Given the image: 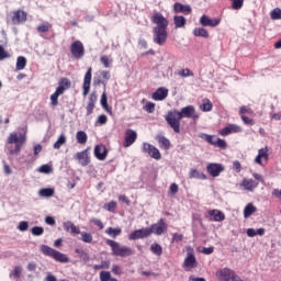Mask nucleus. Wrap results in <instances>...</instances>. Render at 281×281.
I'll return each mask as SVG.
<instances>
[{
    "label": "nucleus",
    "instance_id": "obj_54",
    "mask_svg": "<svg viewBox=\"0 0 281 281\" xmlns=\"http://www.w3.org/2000/svg\"><path fill=\"white\" fill-rule=\"evenodd\" d=\"M179 192V184L178 183H171L169 187V194L175 196Z\"/></svg>",
    "mask_w": 281,
    "mask_h": 281
},
{
    "label": "nucleus",
    "instance_id": "obj_37",
    "mask_svg": "<svg viewBox=\"0 0 281 281\" xmlns=\"http://www.w3.org/2000/svg\"><path fill=\"white\" fill-rule=\"evenodd\" d=\"M105 234H108V236H111L112 238H117V236H120V234H122V228L108 227L105 229Z\"/></svg>",
    "mask_w": 281,
    "mask_h": 281
},
{
    "label": "nucleus",
    "instance_id": "obj_40",
    "mask_svg": "<svg viewBox=\"0 0 281 281\" xmlns=\"http://www.w3.org/2000/svg\"><path fill=\"white\" fill-rule=\"evenodd\" d=\"M50 29H52V23L44 22L40 24L36 30L40 34H45L46 32H49Z\"/></svg>",
    "mask_w": 281,
    "mask_h": 281
},
{
    "label": "nucleus",
    "instance_id": "obj_58",
    "mask_svg": "<svg viewBox=\"0 0 281 281\" xmlns=\"http://www.w3.org/2000/svg\"><path fill=\"white\" fill-rule=\"evenodd\" d=\"M183 240V234L175 233L171 238V243H181Z\"/></svg>",
    "mask_w": 281,
    "mask_h": 281
},
{
    "label": "nucleus",
    "instance_id": "obj_7",
    "mask_svg": "<svg viewBox=\"0 0 281 281\" xmlns=\"http://www.w3.org/2000/svg\"><path fill=\"white\" fill-rule=\"evenodd\" d=\"M216 278L220 281H237L238 274L229 268H223L216 271Z\"/></svg>",
    "mask_w": 281,
    "mask_h": 281
},
{
    "label": "nucleus",
    "instance_id": "obj_51",
    "mask_svg": "<svg viewBox=\"0 0 281 281\" xmlns=\"http://www.w3.org/2000/svg\"><path fill=\"white\" fill-rule=\"evenodd\" d=\"M61 95L57 90L50 95V104L52 106H58V97Z\"/></svg>",
    "mask_w": 281,
    "mask_h": 281
},
{
    "label": "nucleus",
    "instance_id": "obj_46",
    "mask_svg": "<svg viewBox=\"0 0 281 281\" xmlns=\"http://www.w3.org/2000/svg\"><path fill=\"white\" fill-rule=\"evenodd\" d=\"M80 235H81L82 243H88V244L93 243V235H91V233L82 232L80 233Z\"/></svg>",
    "mask_w": 281,
    "mask_h": 281
},
{
    "label": "nucleus",
    "instance_id": "obj_48",
    "mask_svg": "<svg viewBox=\"0 0 281 281\" xmlns=\"http://www.w3.org/2000/svg\"><path fill=\"white\" fill-rule=\"evenodd\" d=\"M233 10H241L245 5V0H231Z\"/></svg>",
    "mask_w": 281,
    "mask_h": 281
},
{
    "label": "nucleus",
    "instance_id": "obj_63",
    "mask_svg": "<svg viewBox=\"0 0 281 281\" xmlns=\"http://www.w3.org/2000/svg\"><path fill=\"white\" fill-rule=\"evenodd\" d=\"M233 170H235V172H240L243 170V166L240 165V161L235 160L233 162Z\"/></svg>",
    "mask_w": 281,
    "mask_h": 281
},
{
    "label": "nucleus",
    "instance_id": "obj_61",
    "mask_svg": "<svg viewBox=\"0 0 281 281\" xmlns=\"http://www.w3.org/2000/svg\"><path fill=\"white\" fill-rule=\"evenodd\" d=\"M218 135H222V137H227V135H232V131L229 130V125L222 128L220 132H218Z\"/></svg>",
    "mask_w": 281,
    "mask_h": 281
},
{
    "label": "nucleus",
    "instance_id": "obj_50",
    "mask_svg": "<svg viewBox=\"0 0 281 281\" xmlns=\"http://www.w3.org/2000/svg\"><path fill=\"white\" fill-rule=\"evenodd\" d=\"M23 272V268H21V266H16L13 269V273L10 274V278H15V280H19V278H21V273Z\"/></svg>",
    "mask_w": 281,
    "mask_h": 281
},
{
    "label": "nucleus",
    "instance_id": "obj_53",
    "mask_svg": "<svg viewBox=\"0 0 281 281\" xmlns=\"http://www.w3.org/2000/svg\"><path fill=\"white\" fill-rule=\"evenodd\" d=\"M5 58H10V53H8L2 45H0V60H5Z\"/></svg>",
    "mask_w": 281,
    "mask_h": 281
},
{
    "label": "nucleus",
    "instance_id": "obj_41",
    "mask_svg": "<svg viewBox=\"0 0 281 281\" xmlns=\"http://www.w3.org/2000/svg\"><path fill=\"white\" fill-rule=\"evenodd\" d=\"M76 137H77L78 144H87V139H89L85 131L77 132Z\"/></svg>",
    "mask_w": 281,
    "mask_h": 281
},
{
    "label": "nucleus",
    "instance_id": "obj_13",
    "mask_svg": "<svg viewBox=\"0 0 281 281\" xmlns=\"http://www.w3.org/2000/svg\"><path fill=\"white\" fill-rule=\"evenodd\" d=\"M100 76H101V78L100 77H94L93 86L94 87H100V85H102L104 91H106V82L111 80V71H109V70H101L100 71Z\"/></svg>",
    "mask_w": 281,
    "mask_h": 281
},
{
    "label": "nucleus",
    "instance_id": "obj_39",
    "mask_svg": "<svg viewBox=\"0 0 281 281\" xmlns=\"http://www.w3.org/2000/svg\"><path fill=\"white\" fill-rule=\"evenodd\" d=\"M255 212H256V206H254V204L249 203L244 209V217L249 218V216H251V214H255Z\"/></svg>",
    "mask_w": 281,
    "mask_h": 281
},
{
    "label": "nucleus",
    "instance_id": "obj_9",
    "mask_svg": "<svg viewBox=\"0 0 281 281\" xmlns=\"http://www.w3.org/2000/svg\"><path fill=\"white\" fill-rule=\"evenodd\" d=\"M142 151L151 157V159H156V161L161 159V151L150 143H143Z\"/></svg>",
    "mask_w": 281,
    "mask_h": 281
},
{
    "label": "nucleus",
    "instance_id": "obj_36",
    "mask_svg": "<svg viewBox=\"0 0 281 281\" xmlns=\"http://www.w3.org/2000/svg\"><path fill=\"white\" fill-rule=\"evenodd\" d=\"M201 111L204 113H207L214 109V105L212 104V101L210 99H204L203 103L200 105Z\"/></svg>",
    "mask_w": 281,
    "mask_h": 281
},
{
    "label": "nucleus",
    "instance_id": "obj_18",
    "mask_svg": "<svg viewBox=\"0 0 281 281\" xmlns=\"http://www.w3.org/2000/svg\"><path fill=\"white\" fill-rule=\"evenodd\" d=\"M150 232L148 228H140L132 232L128 236V240H139V238H148Z\"/></svg>",
    "mask_w": 281,
    "mask_h": 281
},
{
    "label": "nucleus",
    "instance_id": "obj_28",
    "mask_svg": "<svg viewBox=\"0 0 281 281\" xmlns=\"http://www.w3.org/2000/svg\"><path fill=\"white\" fill-rule=\"evenodd\" d=\"M63 227L65 232H70V234H74L75 236L81 234L80 227L76 226L71 221L65 222Z\"/></svg>",
    "mask_w": 281,
    "mask_h": 281
},
{
    "label": "nucleus",
    "instance_id": "obj_47",
    "mask_svg": "<svg viewBox=\"0 0 281 281\" xmlns=\"http://www.w3.org/2000/svg\"><path fill=\"white\" fill-rule=\"evenodd\" d=\"M66 143H67V137H65L64 134H61L58 137L57 142L53 145V148H55V150H58L60 146H63Z\"/></svg>",
    "mask_w": 281,
    "mask_h": 281
},
{
    "label": "nucleus",
    "instance_id": "obj_22",
    "mask_svg": "<svg viewBox=\"0 0 281 281\" xmlns=\"http://www.w3.org/2000/svg\"><path fill=\"white\" fill-rule=\"evenodd\" d=\"M109 155V150H106V146L104 145H97L94 147V157L99 159V161H104Z\"/></svg>",
    "mask_w": 281,
    "mask_h": 281
},
{
    "label": "nucleus",
    "instance_id": "obj_3",
    "mask_svg": "<svg viewBox=\"0 0 281 281\" xmlns=\"http://www.w3.org/2000/svg\"><path fill=\"white\" fill-rule=\"evenodd\" d=\"M27 142V135L19 132H12L9 134L5 144V150L9 155H19Z\"/></svg>",
    "mask_w": 281,
    "mask_h": 281
},
{
    "label": "nucleus",
    "instance_id": "obj_10",
    "mask_svg": "<svg viewBox=\"0 0 281 281\" xmlns=\"http://www.w3.org/2000/svg\"><path fill=\"white\" fill-rule=\"evenodd\" d=\"M151 234H156V236H161L162 234H166L168 232V224H166V221L164 218H160L157 223L151 224L148 228Z\"/></svg>",
    "mask_w": 281,
    "mask_h": 281
},
{
    "label": "nucleus",
    "instance_id": "obj_31",
    "mask_svg": "<svg viewBox=\"0 0 281 281\" xmlns=\"http://www.w3.org/2000/svg\"><path fill=\"white\" fill-rule=\"evenodd\" d=\"M173 23H175V27L179 30L181 27H186V23H188V21L183 15H176L173 16Z\"/></svg>",
    "mask_w": 281,
    "mask_h": 281
},
{
    "label": "nucleus",
    "instance_id": "obj_24",
    "mask_svg": "<svg viewBox=\"0 0 281 281\" xmlns=\"http://www.w3.org/2000/svg\"><path fill=\"white\" fill-rule=\"evenodd\" d=\"M67 89H71V80H69L67 77H63L59 80L56 91L63 95V93H65L67 91Z\"/></svg>",
    "mask_w": 281,
    "mask_h": 281
},
{
    "label": "nucleus",
    "instance_id": "obj_60",
    "mask_svg": "<svg viewBox=\"0 0 281 281\" xmlns=\"http://www.w3.org/2000/svg\"><path fill=\"white\" fill-rule=\"evenodd\" d=\"M145 111H146L147 113H155V103H153V102H147V103L145 104Z\"/></svg>",
    "mask_w": 281,
    "mask_h": 281
},
{
    "label": "nucleus",
    "instance_id": "obj_56",
    "mask_svg": "<svg viewBox=\"0 0 281 281\" xmlns=\"http://www.w3.org/2000/svg\"><path fill=\"white\" fill-rule=\"evenodd\" d=\"M29 227H30V223L23 221V222H20V224H19V226H18V229H19L20 232H27Z\"/></svg>",
    "mask_w": 281,
    "mask_h": 281
},
{
    "label": "nucleus",
    "instance_id": "obj_2",
    "mask_svg": "<svg viewBox=\"0 0 281 281\" xmlns=\"http://www.w3.org/2000/svg\"><path fill=\"white\" fill-rule=\"evenodd\" d=\"M151 22L156 25L153 29L154 43L160 46L166 45V42L168 41V20L164 14L157 12L151 16Z\"/></svg>",
    "mask_w": 281,
    "mask_h": 281
},
{
    "label": "nucleus",
    "instance_id": "obj_26",
    "mask_svg": "<svg viewBox=\"0 0 281 281\" xmlns=\"http://www.w3.org/2000/svg\"><path fill=\"white\" fill-rule=\"evenodd\" d=\"M95 102H98V94H95V92H92L89 95L88 105L86 108L87 115H91V113H93V109H95Z\"/></svg>",
    "mask_w": 281,
    "mask_h": 281
},
{
    "label": "nucleus",
    "instance_id": "obj_8",
    "mask_svg": "<svg viewBox=\"0 0 281 281\" xmlns=\"http://www.w3.org/2000/svg\"><path fill=\"white\" fill-rule=\"evenodd\" d=\"M196 256H194V248L187 247V257L183 261V268L190 271V269H194L196 267Z\"/></svg>",
    "mask_w": 281,
    "mask_h": 281
},
{
    "label": "nucleus",
    "instance_id": "obj_20",
    "mask_svg": "<svg viewBox=\"0 0 281 281\" xmlns=\"http://www.w3.org/2000/svg\"><path fill=\"white\" fill-rule=\"evenodd\" d=\"M209 220L213 221L214 223H223L225 221V213L221 210H210L207 212Z\"/></svg>",
    "mask_w": 281,
    "mask_h": 281
},
{
    "label": "nucleus",
    "instance_id": "obj_42",
    "mask_svg": "<svg viewBox=\"0 0 281 281\" xmlns=\"http://www.w3.org/2000/svg\"><path fill=\"white\" fill-rule=\"evenodd\" d=\"M38 194H40V196H44L46 199H49L54 194V189L53 188L41 189Z\"/></svg>",
    "mask_w": 281,
    "mask_h": 281
},
{
    "label": "nucleus",
    "instance_id": "obj_33",
    "mask_svg": "<svg viewBox=\"0 0 281 281\" xmlns=\"http://www.w3.org/2000/svg\"><path fill=\"white\" fill-rule=\"evenodd\" d=\"M190 179H201L202 181H205L207 179V176L205 173L199 172L196 169H191L189 173Z\"/></svg>",
    "mask_w": 281,
    "mask_h": 281
},
{
    "label": "nucleus",
    "instance_id": "obj_59",
    "mask_svg": "<svg viewBox=\"0 0 281 281\" xmlns=\"http://www.w3.org/2000/svg\"><path fill=\"white\" fill-rule=\"evenodd\" d=\"M228 128L231 130V133H241L243 127L236 125V124H229Z\"/></svg>",
    "mask_w": 281,
    "mask_h": 281
},
{
    "label": "nucleus",
    "instance_id": "obj_17",
    "mask_svg": "<svg viewBox=\"0 0 281 281\" xmlns=\"http://www.w3.org/2000/svg\"><path fill=\"white\" fill-rule=\"evenodd\" d=\"M11 21L13 25H21V23H25V21H27V13L23 10L13 11Z\"/></svg>",
    "mask_w": 281,
    "mask_h": 281
},
{
    "label": "nucleus",
    "instance_id": "obj_35",
    "mask_svg": "<svg viewBox=\"0 0 281 281\" xmlns=\"http://www.w3.org/2000/svg\"><path fill=\"white\" fill-rule=\"evenodd\" d=\"M249 238H254V236H265V228H258L257 231L254 228H248L246 232Z\"/></svg>",
    "mask_w": 281,
    "mask_h": 281
},
{
    "label": "nucleus",
    "instance_id": "obj_6",
    "mask_svg": "<svg viewBox=\"0 0 281 281\" xmlns=\"http://www.w3.org/2000/svg\"><path fill=\"white\" fill-rule=\"evenodd\" d=\"M200 139H204L207 144H211V146H215V148H227V142L223 138H218L214 135L201 133L199 134Z\"/></svg>",
    "mask_w": 281,
    "mask_h": 281
},
{
    "label": "nucleus",
    "instance_id": "obj_4",
    "mask_svg": "<svg viewBox=\"0 0 281 281\" xmlns=\"http://www.w3.org/2000/svg\"><path fill=\"white\" fill-rule=\"evenodd\" d=\"M106 245L111 247L113 256H119L120 258H128V256H135V250L128 246H122L120 243L108 239Z\"/></svg>",
    "mask_w": 281,
    "mask_h": 281
},
{
    "label": "nucleus",
    "instance_id": "obj_25",
    "mask_svg": "<svg viewBox=\"0 0 281 281\" xmlns=\"http://www.w3.org/2000/svg\"><path fill=\"white\" fill-rule=\"evenodd\" d=\"M153 100H156V102H161L162 100H166L168 98V89L166 88H158L153 94Z\"/></svg>",
    "mask_w": 281,
    "mask_h": 281
},
{
    "label": "nucleus",
    "instance_id": "obj_14",
    "mask_svg": "<svg viewBox=\"0 0 281 281\" xmlns=\"http://www.w3.org/2000/svg\"><path fill=\"white\" fill-rule=\"evenodd\" d=\"M75 159L82 166V168L89 166L91 164V157H89V148L78 151L75 155Z\"/></svg>",
    "mask_w": 281,
    "mask_h": 281
},
{
    "label": "nucleus",
    "instance_id": "obj_1",
    "mask_svg": "<svg viewBox=\"0 0 281 281\" xmlns=\"http://www.w3.org/2000/svg\"><path fill=\"white\" fill-rule=\"evenodd\" d=\"M183 117L199 120V114L196 113V108L194 105H187L179 110H171L165 115L167 124L177 134L181 133V120Z\"/></svg>",
    "mask_w": 281,
    "mask_h": 281
},
{
    "label": "nucleus",
    "instance_id": "obj_38",
    "mask_svg": "<svg viewBox=\"0 0 281 281\" xmlns=\"http://www.w3.org/2000/svg\"><path fill=\"white\" fill-rule=\"evenodd\" d=\"M150 251L151 254H154V256H161L164 254V248L161 247V245L154 243L150 246Z\"/></svg>",
    "mask_w": 281,
    "mask_h": 281
},
{
    "label": "nucleus",
    "instance_id": "obj_62",
    "mask_svg": "<svg viewBox=\"0 0 281 281\" xmlns=\"http://www.w3.org/2000/svg\"><path fill=\"white\" fill-rule=\"evenodd\" d=\"M90 222H92L93 225L99 227V229H104V223H102V221L93 217V218L90 220Z\"/></svg>",
    "mask_w": 281,
    "mask_h": 281
},
{
    "label": "nucleus",
    "instance_id": "obj_45",
    "mask_svg": "<svg viewBox=\"0 0 281 281\" xmlns=\"http://www.w3.org/2000/svg\"><path fill=\"white\" fill-rule=\"evenodd\" d=\"M270 18L272 19V21H280L281 20V9L280 8H274L270 12Z\"/></svg>",
    "mask_w": 281,
    "mask_h": 281
},
{
    "label": "nucleus",
    "instance_id": "obj_19",
    "mask_svg": "<svg viewBox=\"0 0 281 281\" xmlns=\"http://www.w3.org/2000/svg\"><path fill=\"white\" fill-rule=\"evenodd\" d=\"M134 142H137V132L134 130H127L125 132V138H124V148H128L133 146Z\"/></svg>",
    "mask_w": 281,
    "mask_h": 281
},
{
    "label": "nucleus",
    "instance_id": "obj_29",
    "mask_svg": "<svg viewBox=\"0 0 281 281\" xmlns=\"http://www.w3.org/2000/svg\"><path fill=\"white\" fill-rule=\"evenodd\" d=\"M156 142L159 144V148H162L164 150H170V139H168L164 135H158L156 136Z\"/></svg>",
    "mask_w": 281,
    "mask_h": 281
},
{
    "label": "nucleus",
    "instance_id": "obj_52",
    "mask_svg": "<svg viewBox=\"0 0 281 281\" xmlns=\"http://www.w3.org/2000/svg\"><path fill=\"white\" fill-rule=\"evenodd\" d=\"M100 63L103 64V67H104L105 69H109V67H111L112 60L109 59V56L103 55V56L100 57Z\"/></svg>",
    "mask_w": 281,
    "mask_h": 281
},
{
    "label": "nucleus",
    "instance_id": "obj_27",
    "mask_svg": "<svg viewBox=\"0 0 281 281\" xmlns=\"http://www.w3.org/2000/svg\"><path fill=\"white\" fill-rule=\"evenodd\" d=\"M241 186L243 188H245V190H248V192H254V190L258 188V182L252 179L244 178L241 181Z\"/></svg>",
    "mask_w": 281,
    "mask_h": 281
},
{
    "label": "nucleus",
    "instance_id": "obj_43",
    "mask_svg": "<svg viewBox=\"0 0 281 281\" xmlns=\"http://www.w3.org/2000/svg\"><path fill=\"white\" fill-rule=\"evenodd\" d=\"M178 75L180 76V78L194 77V72L192 70H190V68H184V69L179 70Z\"/></svg>",
    "mask_w": 281,
    "mask_h": 281
},
{
    "label": "nucleus",
    "instance_id": "obj_16",
    "mask_svg": "<svg viewBox=\"0 0 281 281\" xmlns=\"http://www.w3.org/2000/svg\"><path fill=\"white\" fill-rule=\"evenodd\" d=\"M200 24L203 27H216L221 25V18L211 19L210 16L204 14L200 18Z\"/></svg>",
    "mask_w": 281,
    "mask_h": 281
},
{
    "label": "nucleus",
    "instance_id": "obj_64",
    "mask_svg": "<svg viewBox=\"0 0 281 281\" xmlns=\"http://www.w3.org/2000/svg\"><path fill=\"white\" fill-rule=\"evenodd\" d=\"M97 122H98L99 124L103 125V124H106V122H109V119L106 117V115L100 114V115L98 116Z\"/></svg>",
    "mask_w": 281,
    "mask_h": 281
},
{
    "label": "nucleus",
    "instance_id": "obj_21",
    "mask_svg": "<svg viewBox=\"0 0 281 281\" xmlns=\"http://www.w3.org/2000/svg\"><path fill=\"white\" fill-rule=\"evenodd\" d=\"M173 12H176V14H192V7L182 4L181 2H176L173 4Z\"/></svg>",
    "mask_w": 281,
    "mask_h": 281
},
{
    "label": "nucleus",
    "instance_id": "obj_15",
    "mask_svg": "<svg viewBox=\"0 0 281 281\" xmlns=\"http://www.w3.org/2000/svg\"><path fill=\"white\" fill-rule=\"evenodd\" d=\"M225 170V167L222 164L210 162L206 165V171L211 177H220L221 172Z\"/></svg>",
    "mask_w": 281,
    "mask_h": 281
},
{
    "label": "nucleus",
    "instance_id": "obj_11",
    "mask_svg": "<svg viewBox=\"0 0 281 281\" xmlns=\"http://www.w3.org/2000/svg\"><path fill=\"white\" fill-rule=\"evenodd\" d=\"M70 53L77 60H80V58L85 57V44L80 41H75L70 45Z\"/></svg>",
    "mask_w": 281,
    "mask_h": 281
},
{
    "label": "nucleus",
    "instance_id": "obj_32",
    "mask_svg": "<svg viewBox=\"0 0 281 281\" xmlns=\"http://www.w3.org/2000/svg\"><path fill=\"white\" fill-rule=\"evenodd\" d=\"M25 67H27V58H25L23 56L18 57L15 69L18 71H23V69H25Z\"/></svg>",
    "mask_w": 281,
    "mask_h": 281
},
{
    "label": "nucleus",
    "instance_id": "obj_23",
    "mask_svg": "<svg viewBox=\"0 0 281 281\" xmlns=\"http://www.w3.org/2000/svg\"><path fill=\"white\" fill-rule=\"evenodd\" d=\"M263 161H269V148L265 147L258 150V155L255 158V164L262 166Z\"/></svg>",
    "mask_w": 281,
    "mask_h": 281
},
{
    "label": "nucleus",
    "instance_id": "obj_5",
    "mask_svg": "<svg viewBox=\"0 0 281 281\" xmlns=\"http://www.w3.org/2000/svg\"><path fill=\"white\" fill-rule=\"evenodd\" d=\"M41 251L42 254H44V256H49V258H53V260H56L57 262H69V257H67V255L49 247L46 245H43L41 247Z\"/></svg>",
    "mask_w": 281,
    "mask_h": 281
},
{
    "label": "nucleus",
    "instance_id": "obj_55",
    "mask_svg": "<svg viewBox=\"0 0 281 281\" xmlns=\"http://www.w3.org/2000/svg\"><path fill=\"white\" fill-rule=\"evenodd\" d=\"M109 280H111V272L101 271L100 272V281H109Z\"/></svg>",
    "mask_w": 281,
    "mask_h": 281
},
{
    "label": "nucleus",
    "instance_id": "obj_12",
    "mask_svg": "<svg viewBox=\"0 0 281 281\" xmlns=\"http://www.w3.org/2000/svg\"><path fill=\"white\" fill-rule=\"evenodd\" d=\"M92 71H93V68L89 67L87 69V72L85 74L83 83H82V95H83V98H87V95H89V91H91Z\"/></svg>",
    "mask_w": 281,
    "mask_h": 281
},
{
    "label": "nucleus",
    "instance_id": "obj_30",
    "mask_svg": "<svg viewBox=\"0 0 281 281\" xmlns=\"http://www.w3.org/2000/svg\"><path fill=\"white\" fill-rule=\"evenodd\" d=\"M101 106L104 109V111H106V113H109L110 115H113V110L111 109V106H109L106 92H103L101 94Z\"/></svg>",
    "mask_w": 281,
    "mask_h": 281
},
{
    "label": "nucleus",
    "instance_id": "obj_49",
    "mask_svg": "<svg viewBox=\"0 0 281 281\" xmlns=\"http://www.w3.org/2000/svg\"><path fill=\"white\" fill-rule=\"evenodd\" d=\"M31 234L33 236H43V234H45V228L41 226H35L31 229Z\"/></svg>",
    "mask_w": 281,
    "mask_h": 281
},
{
    "label": "nucleus",
    "instance_id": "obj_44",
    "mask_svg": "<svg viewBox=\"0 0 281 281\" xmlns=\"http://www.w3.org/2000/svg\"><path fill=\"white\" fill-rule=\"evenodd\" d=\"M103 209H105L106 212L115 213V210H117V202L111 201V202H109V203H105V204L103 205Z\"/></svg>",
    "mask_w": 281,
    "mask_h": 281
},
{
    "label": "nucleus",
    "instance_id": "obj_34",
    "mask_svg": "<svg viewBox=\"0 0 281 281\" xmlns=\"http://www.w3.org/2000/svg\"><path fill=\"white\" fill-rule=\"evenodd\" d=\"M193 35L202 38H210V33L203 27H196L193 30Z\"/></svg>",
    "mask_w": 281,
    "mask_h": 281
},
{
    "label": "nucleus",
    "instance_id": "obj_57",
    "mask_svg": "<svg viewBox=\"0 0 281 281\" xmlns=\"http://www.w3.org/2000/svg\"><path fill=\"white\" fill-rule=\"evenodd\" d=\"M241 121L244 122V124H247L248 126H254L256 124L254 119H249V116L245 115H241Z\"/></svg>",
    "mask_w": 281,
    "mask_h": 281
}]
</instances>
